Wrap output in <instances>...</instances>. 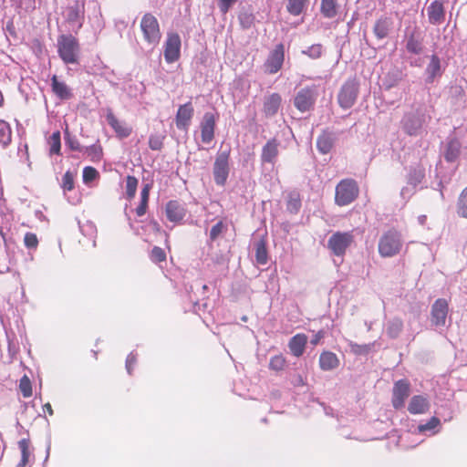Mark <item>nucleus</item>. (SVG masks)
I'll list each match as a JSON object with an SVG mask.
<instances>
[{
    "label": "nucleus",
    "mask_w": 467,
    "mask_h": 467,
    "mask_svg": "<svg viewBox=\"0 0 467 467\" xmlns=\"http://www.w3.org/2000/svg\"><path fill=\"white\" fill-rule=\"evenodd\" d=\"M80 47L72 35H61L57 38V53L65 64H78Z\"/></svg>",
    "instance_id": "obj_1"
},
{
    "label": "nucleus",
    "mask_w": 467,
    "mask_h": 467,
    "mask_svg": "<svg viewBox=\"0 0 467 467\" xmlns=\"http://www.w3.org/2000/svg\"><path fill=\"white\" fill-rule=\"evenodd\" d=\"M402 246L400 233L395 229H389L379 238L378 250L382 257H393L400 254Z\"/></svg>",
    "instance_id": "obj_2"
},
{
    "label": "nucleus",
    "mask_w": 467,
    "mask_h": 467,
    "mask_svg": "<svg viewBox=\"0 0 467 467\" xmlns=\"http://www.w3.org/2000/svg\"><path fill=\"white\" fill-rule=\"evenodd\" d=\"M144 40L150 46L156 47L161 38L158 19L150 13L143 15L140 24Z\"/></svg>",
    "instance_id": "obj_3"
},
{
    "label": "nucleus",
    "mask_w": 467,
    "mask_h": 467,
    "mask_svg": "<svg viewBox=\"0 0 467 467\" xmlns=\"http://www.w3.org/2000/svg\"><path fill=\"white\" fill-rule=\"evenodd\" d=\"M359 193L358 183L353 179H344L336 187L335 202L345 206L354 202Z\"/></svg>",
    "instance_id": "obj_4"
},
{
    "label": "nucleus",
    "mask_w": 467,
    "mask_h": 467,
    "mask_svg": "<svg viewBox=\"0 0 467 467\" xmlns=\"http://www.w3.org/2000/svg\"><path fill=\"white\" fill-rule=\"evenodd\" d=\"M230 150H222L217 153L213 163V178L219 186H223L228 179L230 167Z\"/></svg>",
    "instance_id": "obj_5"
},
{
    "label": "nucleus",
    "mask_w": 467,
    "mask_h": 467,
    "mask_svg": "<svg viewBox=\"0 0 467 467\" xmlns=\"http://www.w3.org/2000/svg\"><path fill=\"white\" fill-rule=\"evenodd\" d=\"M353 242L351 232H336L328 239L327 246L335 255L342 256Z\"/></svg>",
    "instance_id": "obj_6"
},
{
    "label": "nucleus",
    "mask_w": 467,
    "mask_h": 467,
    "mask_svg": "<svg viewBox=\"0 0 467 467\" xmlns=\"http://www.w3.org/2000/svg\"><path fill=\"white\" fill-rule=\"evenodd\" d=\"M358 83L356 79H348L342 86L338 96L337 100L338 104L343 109L351 108L358 98Z\"/></svg>",
    "instance_id": "obj_7"
},
{
    "label": "nucleus",
    "mask_w": 467,
    "mask_h": 467,
    "mask_svg": "<svg viewBox=\"0 0 467 467\" xmlns=\"http://www.w3.org/2000/svg\"><path fill=\"white\" fill-rule=\"evenodd\" d=\"M182 41L178 33L170 32L164 43V58L169 64L179 60L181 57Z\"/></svg>",
    "instance_id": "obj_8"
},
{
    "label": "nucleus",
    "mask_w": 467,
    "mask_h": 467,
    "mask_svg": "<svg viewBox=\"0 0 467 467\" xmlns=\"http://www.w3.org/2000/svg\"><path fill=\"white\" fill-rule=\"evenodd\" d=\"M285 61V46L280 43L269 53L264 63L265 72L270 75L277 73Z\"/></svg>",
    "instance_id": "obj_9"
},
{
    "label": "nucleus",
    "mask_w": 467,
    "mask_h": 467,
    "mask_svg": "<svg viewBox=\"0 0 467 467\" xmlns=\"http://www.w3.org/2000/svg\"><path fill=\"white\" fill-rule=\"evenodd\" d=\"M410 384L407 379H400L394 383L391 399L394 409L400 410L404 407L405 401L410 396Z\"/></svg>",
    "instance_id": "obj_10"
},
{
    "label": "nucleus",
    "mask_w": 467,
    "mask_h": 467,
    "mask_svg": "<svg viewBox=\"0 0 467 467\" xmlns=\"http://www.w3.org/2000/svg\"><path fill=\"white\" fill-rule=\"evenodd\" d=\"M449 312L448 301L444 298L437 299L431 311V321L436 327H443L446 323V317Z\"/></svg>",
    "instance_id": "obj_11"
},
{
    "label": "nucleus",
    "mask_w": 467,
    "mask_h": 467,
    "mask_svg": "<svg viewBox=\"0 0 467 467\" xmlns=\"http://www.w3.org/2000/svg\"><path fill=\"white\" fill-rule=\"evenodd\" d=\"M217 117L212 112H206L201 122V140L205 144H210L214 139Z\"/></svg>",
    "instance_id": "obj_12"
},
{
    "label": "nucleus",
    "mask_w": 467,
    "mask_h": 467,
    "mask_svg": "<svg viewBox=\"0 0 467 467\" xmlns=\"http://www.w3.org/2000/svg\"><path fill=\"white\" fill-rule=\"evenodd\" d=\"M106 119L118 138H128L132 133V127L119 119L110 109L107 111Z\"/></svg>",
    "instance_id": "obj_13"
},
{
    "label": "nucleus",
    "mask_w": 467,
    "mask_h": 467,
    "mask_svg": "<svg viewBox=\"0 0 467 467\" xmlns=\"http://www.w3.org/2000/svg\"><path fill=\"white\" fill-rule=\"evenodd\" d=\"M316 98L312 88H306L297 92L294 99L295 107L301 112L309 110L315 104Z\"/></svg>",
    "instance_id": "obj_14"
},
{
    "label": "nucleus",
    "mask_w": 467,
    "mask_h": 467,
    "mask_svg": "<svg viewBox=\"0 0 467 467\" xmlns=\"http://www.w3.org/2000/svg\"><path fill=\"white\" fill-rule=\"evenodd\" d=\"M193 114L194 109L191 101H188L183 105H180L175 116L176 127L179 130H186L190 126Z\"/></svg>",
    "instance_id": "obj_15"
},
{
    "label": "nucleus",
    "mask_w": 467,
    "mask_h": 467,
    "mask_svg": "<svg viewBox=\"0 0 467 467\" xmlns=\"http://www.w3.org/2000/svg\"><path fill=\"white\" fill-rule=\"evenodd\" d=\"M424 119L416 113H409L404 116L401 124L403 130L410 136H416L422 129Z\"/></svg>",
    "instance_id": "obj_16"
},
{
    "label": "nucleus",
    "mask_w": 467,
    "mask_h": 467,
    "mask_svg": "<svg viewBox=\"0 0 467 467\" xmlns=\"http://www.w3.org/2000/svg\"><path fill=\"white\" fill-rule=\"evenodd\" d=\"M51 90L61 100H69L74 97L72 88L57 75L51 77Z\"/></svg>",
    "instance_id": "obj_17"
},
{
    "label": "nucleus",
    "mask_w": 467,
    "mask_h": 467,
    "mask_svg": "<svg viewBox=\"0 0 467 467\" xmlns=\"http://www.w3.org/2000/svg\"><path fill=\"white\" fill-rule=\"evenodd\" d=\"M429 22L431 25H441L445 20V9L441 0L432 1L427 7Z\"/></svg>",
    "instance_id": "obj_18"
},
{
    "label": "nucleus",
    "mask_w": 467,
    "mask_h": 467,
    "mask_svg": "<svg viewBox=\"0 0 467 467\" xmlns=\"http://www.w3.org/2000/svg\"><path fill=\"white\" fill-rule=\"evenodd\" d=\"M393 28V20L389 16L379 17L373 26V33L377 39L381 40L388 37Z\"/></svg>",
    "instance_id": "obj_19"
},
{
    "label": "nucleus",
    "mask_w": 467,
    "mask_h": 467,
    "mask_svg": "<svg viewBox=\"0 0 467 467\" xmlns=\"http://www.w3.org/2000/svg\"><path fill=\"white\" fill-rule=\"evenodd\" d=\"M279 141L273 138L269 140L263 147L261 153L262 162L274 163L278 156Z\"/></svg>",
    "instance_id": "obj_20"
},
{
    "label": "nucleus",
    "mask_w": 467,
    "mask_h": 467,
    "mask_svg": "<svg viewBox=\"0 0 467 467\" xmlns=\"http://www.w3.org/2000/svg\"><path fill=\"white\" fill-rule=\"evenodd\" d=\"M307 336L304 333H298L292 337L288 342V348L294 357H301L307 344Z\"/></svg>",
    "instance_id": "obj_21"
},
{
    "label": "nucleus",
    "mask_w": 467,
    "mask_h": 467,
    "mask_svg": "<svg viewBox=\"0 0 467 467\" xmlns=\"http://www.w3.org/2000/svg\"><path fill=\"white\" fill-rule=\"evenodd\" d=\"M282 98L278 93H272L265 99L263 112L266 118L275 116L281 106Z\"/></svg>",
    "instance_id": "obj_22"
},
{
    "label": "nucleus",
    "mask_w": 467,
    "mask_h": 467,
    "mask_svg": "<svg viewBox=\"0 0 467 467\" xmlns=\"http://www.w3.org/2000/svg\"><path fill=\"white\" fill-rule=\"evenodd\" d=\"M430 409L428 399L422 395L413 396L409 403L408 410L410 414H424Z\"/></svg>",
    "instance_id": "obj_23"
},
{
    "label": "nucleus",
    "mask_w": 467,
    "mask_h": 467,
    "mask_svg": "<svg viewBox=\"0 0 467 467\" xmlns=\"http://www.w3.org/2000/svg\"><path fill=\"white\" fill-rule=\"evenodd\" d=\"M186 214L184 207L177 201H170L166 204V216L173 223L181 222Z\"/></svg>",
    "instance_id": "obj_24"
},
{
    "label": "nucleus",
    "mask_w": 467,
    "mask_h": 467,
    "mask_svg": "<svg viewBox=\"0 0 467 467\" xmlns=\"http://www.w3.org/2000/svg\"><path fill=\"white\" fill-rule=\"evenodd\" d=\"M84 14V0H78L74 5L67 8V19L69 23H77L78 27H80L82 26Z\"/></svg>",
    "instance_id": "obj_25"
},
{
    "label": "nucleus",
    "mask_w": 467,
    "mask_h": 467,
    "mask_svg": "<svg viewBox=\"0 0 467 467\" xmlns=\"http://www.w3.org/2000/svg\"><path fill=\"white\" fill-rule=\"evenodd\" d=\"M339 366L337 356L331 351H323L319 357V367L322 370H332Z\"/></svg>",
    "instance_id": "obj_26"
},
{
    "label": "nucleus",
    "mask_w": 467,
    "mask_h": 467,
    "mask_svg": "<svg viewBox=\"0 0 467 467\" xmlns=\"http://www.w3.org/2000/svg\"><path fill=\"white\" fill-rule=\"evenodd\" d=\"M301 206L302 198L300 192L296 190L289 192L286 197V210L292 214H296L299 213Z\"/></svg>",
    "instance_id": "obj_27"
},
{
    "label": "nucleus",
    "mask_w": 467,
    "mask_h": 467,
    "mask_svg": "<svg viewBox=\"0 0 467 467\" xmlns=\"http://www.w3.org/2000/svg\"><path fill=\"white\" fill-rule=\"evenodd\" d=\"M426 73L428 75L427 81L429 83H432L437 77L441 75V60L437 55L431 57L430 63L426 67Z\"/></svg>",
    "instance_id": "obj_28"
},
{
    "label": "nucleus",
    "mask_w": 467,
    "mask_h": 467,
    "mask_svg": "<svg viewBox=\"0 0 467 467\" xmlns=\"http://www.w3.org/2000/svg\"><path fill=\"white\" fill-rule=\"evenodd\" d=\"M403 329V321L400 317H393L387 323L386 333L390 338H397Z\"/></svg>",
    "instance_id": "obj_29"
},
{
    "label": "nucleus",
    "mask_w": 467,
    "mask_h": 467,
    "mask_svg": "<svg viewBox=\"0 0 467 467\" xmlns=\"http://www.w3.org/2000/svg\"><path fill=\"white\" fill-rule=\"evenodd\" d=\"M150 185L145 184L140 192V202L136 208L135 212L137 216L141 217L147 213L148 202L150 198Z\"/></svg>",
    "instance_id": "obj_30"
},
{
    "label": "nucleus",
    "mask_w": 467,
    "mask_h": 467,
    "mask_svg": "<svg viewBox=\"0 0 467 467\" xmlns=\"http://www.w3.org/2000/svg\"><path fill=\"white\" fill-rule=\"evenodd\" d=\"M12 142V129L10 124L0 119V144L3 148L8 147Z\"/></svg>",
    "instance_id": "obj_31"
},
{
    "label": "nucleus",
    "mask_w": 467,
    "mask_h": 467,
    "mask_svg": "<svg viewBox=\"0 0 467 467\" xmlns=\"http://www.w3.org/2000/svg\"><path fill=\"white\" fill-rule=\"evenodd\" d=\"M461 152V145L460 142L456 140H451L448 142L445 152H444V158L449 162L455 161Z\"/></svg>",
    "instance_id": "obj_32"
},
{
    "label": "nucleus",
    "mask_w": 467,
    "mask_h": 467,
    "mask_svg": "<svg viewBox=\"0 0 467 467\" xmlns=\"http://www.w3.org/2000/svg\"><path fill=\"white\" fill-rule=\"evenodd\" d=\"M321 14L327 18H333L337 14V0H321Z\"/></svg>",
    "instance_id": "obj_33"
},
{
    "label": "nucleus",
    "mask_w": 467,
    "mask_h": 467,
    "mask_svg": "<svg viewBox=\"0 0 467 467\" xmlns=\"http://www.w3.org/2000/svg\"><path fill=\"white\" fill-rule=\"evenodd\" d=\"M334 140L330 134L323 133L317 138V147L318 150L323 153H328L333 148Z\"/></svg>",
    "instance_id": "obj_34"
},
{
    "label": "nucleus",
    "mask_w": 467,
    "mask_h": 467,
    "mask_svg": "<svg viewBox=\"0 0 467 467\" xmlns=\"http://www.w3.org/2000/svg\"><path fill=\"white\" fill-rule=\"evenodd\" d=\"M255 260L259 265H265L268 260V253L265 240H259L255 243Z\"/></svg>",
    "instance_id": "obj_35"
},
{
    "label": "nucleus",
    "mask_w": 467,
    "mask_h": 467,
    "mask_svg": "<svg viewBox=\"0 0 467 467\" xmlns=\"http://www.w3.org/2000/svg\"><path fill=\"white\" fill-rule=\"evenodd\" d=\"M309 0H288L286 9L287 12L292 16H299Z\"/></svg>",
    "instance_id": "obj_36"
},
{
    "label": "nucleus",
    "mask_w": 467,
    "mask_h": 467,
    "mask_svg": "<svg viewBox=\"0 0 467 467\" xmlns=\"http://www.w3.org/2000/svg\"><path fill=\"white\" fill-rule=\"evenodd\" d=\"M48 144H49V154L53 155H59L60 150H61V137L60 132L57 130L56 132H53L52 135L48 139Z\"/></svg>",
    "instance_id": "obj_37"
},
{
    "label": "nucleus",
    "mask_w": 467,
    "mask_h": 467,
    "mask_svg": "<svg viewBox=\"0 0 467 467\" xmlns=\"http://www.w3.org/2000/svg\"><path fill=\"white\" fill-rule=\"evenodd\" d=\"M29 440L22 439L18 442L19 449L21 451V460L17 464V467H26L29 460Z\"/></svg>",
    "instance_id": "obj_38"
},
{
    "label": "nucleus",
    "mask_w": 467,
    "mask_h": 467,
    "mask_svg": "<svg viewBox=\"0 0 467 467\" xmlns=\"http://www.w3.org/2000/svg\"><path fill=\"white\" fill-rule=\"evenodd\" d=\"M406 49L409 53L418 55L422 51L421 41L419 40L414 34H411L407 40Z\"/></svg>",
    "instance_id": "obj_39"
},
{
    "label": "nucleus",
    "mask_w": 467,
    "mask_h": 467,
    "mask_svg": "<svg viewBox=\"0 0 467 467\" xmlns=\"http://www.w3.org/2000/svg\"><path fill=\"white\" fill-rule=\"evenodd\" d=\"M85 152L93 162L100 161L103 156V150L99 144H93L85 149Z\"/></svg>",
    "instance_id": "obj_40"
},
{
    "label": "nucleus",
    "mask_w": 467,
    "mask_h": 467,
    "mask_svg": "<svg viewBox=\"0 0 467 467\" xmlns=\"http://www.w3.org/2000/svg\"><path fill=\"white\" fill-rule=\"evenodd\" d=\"M139 181L135 176L128 175L126 178V198L132 200L135 197Z\"/></svg>",
    "instance_id": "obj_41"
},
{
    "label": "nucleus",
    "mask_w": 467,
    "mask_h": 467,
    "mask_svg": "<svg viewBox=\"0 0 467 467\" xmlns=\"http://www.w3.org/2000/svg\"><path fill=\"white\" fill-rule=\"evenodd\" d=\"M286 366V359L282 354L275 355L270 358L269 368L275 371H281Z\"/></svg>",
    "instance_id": "obj_42"
},
{
    "label": "nucleus",
    "mask_w": 467,
    "mask_h": 467,
    "mask_svg": "<svg viewBox=\"0 0 467 467\" xmlns=\"http://www.w3.org/2000/svg\"><path fill=\"white\" fill-rule=\"evenodd\" d=\"M457 211L461 216L467 218V187L462 190L459 196Z\"/></svg>",
    "instance_id": "obj_43"
},
{
    "label": "nucleus",
    "mask_w": 467,
    "mask_h": 467,
    "mask_svg": "<svg viewBox=\"0 0 467 467\" xmlns=\"http://www.w3.org/2000/svg\"><path fill=\"white\" fill-rule=\"evenodd\" d=\"M19 389L22 392L24 398H29L32 396V385L29 378L25 375L19 381Z\"/></svg>",
    "instance_id": "obj_44"
},
{
    "label": "nucleus",
    "mask_w": 467,
    "mask_h": 467,
    "mask_svg": "<svg viewBox=\"0 0 467 467\" xmlns=\"http://www.w3.org/2000/svg\"><path fill=\"white\" fill-rule=\"evenodd\" d=\"M150 259L156 264L165 262L166 253L162 248L154 246L150 253Z\"/></svg>",
    "instance_id": "obj_45"
},
{
    "label": "nucleus",
    "mask_w": 467,
    "mask_h": 467,
    "mask_svg": "<svg viewBox=\"0 0 467 467\" xmlns=\"http://www.w3.org/2000/svg\"><path fill=\"white\" fill-rule=\"evenodd\" d=\"M39 241L36 234L28 232L24 236V244L27 249L36 250L38 246Z\"/></svg>",
    "instance_id": "obj_46"
},
{
    "label": "nucleus",
    "mask_w": 467,
    "mask_h": 467,
    "mask_svg": "<svg viewBox=\"0 0 467 467\" xmlns=\"http://www.w3.org/2000/svg\"><path fill=\"white\" fill-rule=\"evenodd\" d=\"M164 136L152 134L149 139V147L152 150H161L163 147Z\"/></svg>",
    "instance_id": "obj_47"
},
{
    "label": "nucleus",
    "mask_w": 467,
    "mask_h": 467,
    "mask_svg": "<svg viewBox=\"0 0 467 467\" xmlns=\"http://www.w3.org/2000/svg\"><path fill=\"white\" fill-rule=\"evenodd\" d=\"M226 225L223 221H219L215 223L210 231V239L215 241L222 234L226 231Z\"/></svg>",
    "instance_id": "obj_48"
},
{
    "label": "nucleus",
    "mask_w": 467,
    "mask_h": 467,
    "mask_svg": "<svg viewBox=\"0 0 467 467\" xmlns=\"http://www.w3.org/2000/svg\"><path fill=\"white\" fill-rule=\"evenodd\" d=\"M62 188L64 191H72L74 189V174L67 171L62 177Z\"/></svg>",
    "instance_id": "obj_49"
},
{
    "label": "nucleus",
    "mask_w": 467,
    "mask_h": 467,
    "mask_svg": "<svg viewBox=\"0 0 467 467\" xmlns=\"http://www.w3.org/2000/svg\"><path fill=\"white\" fill-rule=\"evenodd\" d=\"M98 177H99V171L95 168H93L91 166H87L84 168L83 182L85 183H88V182L94 181Z\"/></svg>",
    "instance_id": "obj_50"
},
{
    "label": "nucleus",
    "mask_w": 467,
    "mask_h": 467,
    "mask_svg": "<svg viewBox=\"0 0 467 467\" xmlns=\"http://www.w3.org/2000/svg\"><path fill=\"white\" fill-rule=\"evenodd\" d=\"M323 47L320 44L312 45L306 51H303L313 59L319 58L322 56Z\"/></svg>",
    "instance_id": "obj_51"
},
{
    "label": "nucleus",
    "mask_w": 467,
    "mask_h": 467,
    "mask_svg": "<svg viewBox=\"0 0 467 467\" xmlns=\"http://www.w3.org/2000/svg\"><path fill=\"white\" fill-rule=\"evenodd\" d=\"M372 345H359V344H352L351 350L356 355H367L370 352Z\"/></svg>",
    "instance_id": "obj_52"
},
{
    "label": "nucleus",
    "mask_w": 467,
    "mask_h": 467,
    "mask_svg": "<svg viewBox=\"0 0 467 467\" xmlns=\"http://www.w3.org/2000/svg\"><path fill=\"white\" fill-rule=\"evenodd\" d=\"M440 423H441V421L437 417H432L430 419V420L427 423L420 425L418 427V429L421 432L426 431H431V430L436 428L437 426H439Z\"/></svg>",
    "instance_id": "obj_53"
},
{
    "label": "nucleus",
    "mask_w": 467,
    "mask_h": 467,
    "mask_svg": "<svg viewBox=\"0 0 467 467\" xmlns=\"http://www.w3.org/2000/svg\"><path fill=\"white\" fill-rule=\"evenodd\" d=\"M237 0H219L218 5L220 8V11L222 14H226L231 6L236 2Z\"/></svg>",
    "instance_id": "obj_54"
},
{
    "label": "nucleus",
    "mask_w": 467,
    "mask_h": 467,
    "mask_svg": "<svg viewBox=\"0 0 467 467\" xmlns=\"http://www.w3.org/2000/svg\"><path fill=\"white\" fill-rule=\"evenodd\" d=\"M66 143L68 147L73 150H81L80 144L78 140L75 138H71L67 132L66 131Z\"/></svg>",
    "instance_id": "obj_55"
},
{
    "label": "nucleus",
    "mask_w": 467,
    "mask_h": 467,
    "mask_svg": "<svg viewBox=\"0 0 467 467\" xmlns=\"http://www.w3.org/2000/svg\"><path fill=\"white\" fill-rule=\"evenodd\" d=\"M136 361H137V359L134 355L130 354L127 357L126 368H127L129 374H131L132 368H133L134 365L136 364Z\"/></svg>",
    "instance_id": "obj_56"
},
{
    "label": "nucleus",
    "mask_w": 467,
    "mask_h": 467,
    "mask_svg": "<svg viewBox=\"0 0 467 467\" xmlns=\"http://www.w3.org/2000/svg\"><path fill=\"white\" fill-rule=\"evenodd\" d=\"M324 337V333L323 331H318L314 337L313 338L311 339V344L313 346H316L319 343V341L321 340V338H323Z\"/></svg>",
    "instance_id": "obj_57"
},
{
    "label": "nucleus",
    "mask_w": 467,
    "mask_h": 467,
    "mask_svg": "<svg viewBox=\"0 0 467 467\" xmlns=\"http://www.w3.org/2000/svg\"><path fill=\"white\" fill-rule=\"evenodd\" d=\"M415 174L417 175V180L416 181H413L411 178L409 179V182L410 183H413V184H416L417 182H420V180L423 178L424 174L422 171H419L417 173V171H415Z\"/></svg>",
    "instance_id": "obj_58"
},
{
    "label": "nucleus",
    "mask_w": 467,
    "mask_h": 467,
    "mask_svg": "<svg viewBox=\"0 0 467 467\" xmlns=\"http://www.w3.org/2000/svg\"><path fill=\"white\" fill-rule=\"evenodd\" d=\"M45 412H47L50 416L53 415V409L50 403H46L43 407Z\"/></svg>",
    "instance_id": "obj_59"
},
{
    "label": "nucleus",
    "mask_w": 467,
    "mask_h": 467,
    "mask_svg": "<svg viewBox=\"0 0 467 467\" xmlns=\"http://www.w3.org/2000/svg\"><path fill=\"white\" fill-rule=\"evenodd\" d=\"M4 101H5L4 96H3L2 92L0 91V108L3 107Z\"/></svg>",
    "instance_id": "obj_60"
},
{
    "label": "nucleus",
    "mask_w": 467,
    "mask_h": 467,
    "mask_svg": "<svg viewBox=\"0 0 467 467\" xmlns=\"http://www.w3.org/2000/svg\"><path fill=\"white\" fill-rule=\"evenodd\" d=\"M93 354H94V358L97 359L98 358V353L96 351H93Z\"/></svg>",
    "instance_id": "obj_61"
}]
</instances>
